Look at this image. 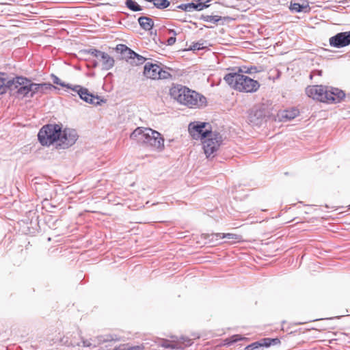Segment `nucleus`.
Instances as JSON below:
<instances>
[{
  "mask_svg": "<svg viewBox=\"0 0 350 350\" xmlns=\"http://www.w3.org/2000/svg\"><path fill=\"white\" fill-rule=\"evenodd\" d=\"M171 96L180 104L189 107H201L205 106L206 98L185 86L176 85L170 89Z\"/></svg>",
  "mask_w": 350,
  "mask_h": 350,
  "instance_id": "1",
  "label": "nucleus"
},
{
  "mask_svg": "<svg viewBox=\"0 0 350 350\" xmlns=\"http://www.w3.org/2000/svg\"><path fill=\"white\" fill-rule=\"evenodd\" d=\"M130 138L160 151L164 149V139L161 133L150 128L137 127L131 133Z\"/></svg>",
  "mask_w": 350,
  "mask_h": 350,
  "instance_id": "2",
  "label": "nucleus"
},
{
  "mask_svg": "<svg viewBox=\"0 0 350 350\" xmlns=\"http://www.w3.org/2000/svg\"><path fill=\"white\" fill-rule=\"evenodd\" d=\"M232 88L241 92H256L260 88L259 82L240 72H230L224 77Z\"/></svg>",
  "mask_w": 350,
  "mask_h": 350,
  "instance_id": "3",
  "label": "nucleus"
},
{
  "mask_svg": "<svg viewBox=\"0 0 350 350\" xmlns=\"http://www.w3.org/2000/svg\"><path fill=\"white\" fill-rule=\"evenodd\" d=\"M61 134V126L58 124L44 126L38 134V140L42 146H50L54 142L58 143Z\"/></svg>",
  "mask_w": 350,
  "mask_h": 350,
  "instance_id": "4",
  "label": "nucleus"
},
{
  "mask_svg": "<svg viewBox=\"0 0 350 350\" xmlns=\"http://www.w3.org/2000/svg\"><path fill=\"white\" fill-rule=\"evenodd\" d=\"M222 142L221 135L217 132H211L203 139L202 144L206 157H211L219 148Z\"/></svg>",
  "mask_w": 350,
  "mask_h": 350,
  "instance_id": "5",
  "label": "nucleus"
},
{
  "mask_svg": "<svg viewBox=\"0 0 350 350\" xmlns=\"http://www.w3.org/2000/svg\"><path fill=\"white\" fill-rule=\"evenodd\" d=\"M32 81L23 77H16L15 84L14 85L13 94L18 96H28L32 97Z\"/></svg>",
  "mask_w": 350,
  "mask_h": 350,
  "instance_id": "6",
  "label": "nucleus"
},
{
  "mask_svg": "<svg viewBox=\"0 0 350 350\" xmlns=\"http://www.w3.org/2000/svg\"><path fill=\"white\" fill-rule=\"evenodd\" d=\"M144 76L150 79H167L171 77L169 72L163 70L159 65L151 62L146 63L144 68Z\"/></svg>",
  "mask_w": 350,
  "mask_h": 350,
  "instance_id": "7",
  "label": "nucleus"
},
{
  "mask_svg": "<svg viewBox=\"0 0 350 350\" xmlns=\"http://www.w3.org/2000/svg\"><path fill=\"white\" fill-rule=\"evenodd\" d=\"M78 137V134L75 129L66 128L63 131L61 130L57 146L63 149L68 148L75 144Z\"/></svg>",
  "mask_w": 350,
  "mask_h": 350,
  "instance_id": "8",
  "label": "nucleus"
},
{
  "mask_svg": "<svg viewBox=\"0 0 350 350\" xmlns=\"http://www.w3.org/2000/svg\"><path fill=\"white\" fill-rule=\"evenodd\" d=\"M327 87L323 85L309 86L306 90V94L321 102L327 103L328 97H327Z\"/></svg>",
  "mask_w": 350,
  "mask_h": 350,
  "instance_id": "9",
  "label": "nucleus"
},
{
  "mask_svg": "<svg viewBox=\"0 0 350 350\" xmlns=\"http://www.w3.org/2000/svg\"><path fill=\"white\" fill-rule=\"evenodd\" d=\"M72 90L76 92L79 94L80 98L85 101L86 103L98 105H100V102L102 101L99 96H94L93 94L89 92L87 88H83L81 85H73V88H72Z\"/></svg>",
  "mask_w": 350,
  "mask_h": 350,
  "instance_id": "10",
  "label": "nucleus"
},
{
  "mask_svg": "<svg viewBox=\"0 0 350 350\" xmlns=\"http://www.w3.org/2000/svg\"><path fill=\"white\" fill-rule=\"evenodd\" d=\"M330 46L342 48L350 44V31L340 32L331 37L329 40Z\"/></svg>",
  "mask_w": 350,
  "mask_h": 350,
  "instance_id": "11",
  "label": "nucleus"
},
{
  "mask_svg": "<svg viewBox=\"0 0 350 350\" xmlns=\"http://www.w3.org/2000/svg\"><path fill=\"white\" fill-rule=\"evenodd\" d=\"M15 77H10L5 72H0V94H4L8 91L12 93Z\"/></svg>",
  "mask_w": 350,
  "mask_h": 350,
  "instance_id": "12",
  "label": "nucleus"
},
{
  "mask_svg": "<svg viewBox=\"0 0 350 350\" xmlns=\"http://www.w3.org/2000/svg\"><path fill=\"white\" fill-rule=\"evenodd\" d=\"M205 126V123H200L196 124L191 123L189 125V133L194 139L200 138L201 139H203L204 138L206 137L209 133L211 132L207 130L204 131Z\"/></svg>",
  "mask_w": 350,
  "mask_h": 350,
  "instance_id": "13",
  "label": "nucleus"
},
{
  "mask_svg": "<svg viewBox=\"0 0 350 350\" xmlns=\"http://www.w3.org/2000/svg\"><path fill=\"white\" fill-rule=\"evenodd\" d=\"M265 118L264 109L260 107H254L249 112L248 120L253 125L261 124Z\"/></svg>",
  "mask_w": 350,
  "mask_h": 350,
  "instance_id": "14",
  "label": "nucleus"
},
{
  "mask_svg": "<svg viewBox=\"0 0 350 350\" xmlns=\"http://www.w3.org/2000/svg\"><path fill=\"white\" fill-rule=\"evenodd\" d=\"M32 97L36 94L40 96L47 94L49 91L56 89V87L50 83H35L32 82Z\"/></svg>",
  "mask_w": 350,
  "mask_h": 350,
  "instance_id": "15",
  "label": "nucleus"
},
{
  "mask_svg": "<svg viewBox=\"0 0 350 350\" xmlns=\"http://www.w3.org/2000/svg\"><path fill=\"white\" fill-rule=\"evenodd\" d=\"M345 96L343 91L334 88H328L327 90V97H328L327 103H339Z\"/></svg>",
  "mask_w": 350,
  "mask_h": 350,
  "instance_id": "16",
  "label": "nucleus"
},
{
  "mask_svg": "<svg viewBox=\"0 0 350 350\" xmlns=\"http://www.w3.org/2000/svg\"><path fill=\"white\" fill-rule=\"evenodd\" d=\"M117 338H114L111 335H105V336H99L96 337V338L92 340L93 343L91 342L89 340H85L82 338V343L83 347H96L97 345L104 343L106 342H110L113 340H116Z\"/></svg>",
  "mask_w": 350,
  "mask_h": 350,
  "instance_id": "17",
  "label": "nucleus"
},
{
  "mask_svg": "<svg viewBox=\"0 0 350 350\" xmlns=\"http://www.w3.org/2000/svg\"><path fill=\"white\" fill-rule=\"evenodd\" d=\"M181 342H174L170 340H163L161 342V346L167 349H183L184 347H188L191 345V340L187 338H181Z\"/></svg>",
  "mask_w": 350,
  "mask_h": 350,
  "instance_id": "18",
  "label": "nucleus"
},
{
  "mask_svg": "<svg viewBox=\"0 0 350 350\" xmlns=\"http://www.w3.org/2000/svg\"><path fill=\"white\" fill-rule=\"evenodd\" d=\"M98 59L102 62V68L103 70H108L114 65L113 58L107 53L103 52Z\"/></svg>",
  "mask_w": 350,
  "mask_h": 350,
  "instance_id": "19",
  "label": "nucleus"
},
{
  "mask_svg": "<svg viewBox=\"0 0 350 350\" xmlns=\"http://www.w3.org/2000/svg\"><path fill=\"white\" fill-rule=\"evenodd\" d=\"M289 8L293 12H303L304 13H307L310 11V8L308 2H305L302 4L298 3H291Z\"/></svg>",
  "mask_w": 350,
  "mask_h": 350,
  "instance_id": "20",
  "label": "nucleus"
},
{
  "mask_svg": "<svg viewBox=\"0 0 350 350\" xmlns=\"http://www.w3.org/2000/svg\"><path fill=\"white\" fill-rule=\"evenodd\" d=\"M138 22L140 27L146 31L150 30L154 26L152 19L147 16H140Z\"/></svg>",
  "mask_w": 350,
  "mask_h": 350,
  "instance_id": "21",
  "label": "nucleus"
},
{
  "mask_svg": "<svg viewBox=\"0 0 350 350\" xmlns=\"http://www.w3.org/2000/svg\"><path fill=\"white\" fill-rule=\"evenodd\" d=\"M125 5L129 10L134 12L142 10V8L133 0H126L125 2Z\"/></svg>",
  "mask_w": 350,
  "mask_h": 350,
  "instance_id": "22",
  "label": "nucleus"
},
{
  "mask_svg": "<svg viewBox=\"0 0 350 350\" xmlns=\"http://www.w3.org/2000/svg\"><path fill=\"white\" fill-rule=\"evenodd\" d=\"M212 236V239L215 238L216 239V240H220V239H224V238H226V239H237V235L235 234H232V233H224V234H221V233H217V234H211Z\"/></svg>",
  "mask_w": 350,
  "mask_h": 350,
  "instance_id": "23",
  "label": "nucleus"
},
{
  "mask_svg": "<svg viewBox=\"0 0 350 350\" xmlns=\"http://www.w3.org/2000/svg\"><path fill=\"white\" fill-rule=\"evenodd\" d=\"M299 115V110L297 109H292L291 110H286L284 111L282 118L287 120H292Z\"/></svg>",
  "mask_w": 350,
  "mask_h": 350,
  "instance_id": "24",
  "label": "nucleus"
},
{
  "mask_svg": "<svg viewBox=\"0 0 350 350\" xmlns=\"http://www.w3.org/2000/svg\"><path fill=\"white\" fill-rule=\"evenodd\" d=\"M51 78L54 84H57V85H59L62 87H64V88H69V89H71L72 90V88H73V86L72 85H70L68 83H66L64 82H62L58 77H57L54 74H51Z\"/></svg>",
  "mask_w": 350,
  "mask_h": 350,
  "instance_id": "25",
  "label": "nucleus"
},
{
  "mask_svg": "<svg viewBox=\"0 0 350 350\" xmlns=\"http://www.w3.org/2000/svg\"><path fill=\"white\" fill-rule=\"evenodd\" d=\"M152 3L157 9L160 10L167 8L170 4L168 0H154Z\"/></svg>",
  "mask_w": 350,
  "mask_h": 350,
  "instance_id": "26",
  "label": "nucleus"
},
{
  "mask_svg": "<svg viewBox=\"0 0 350 350\" xmlns=\"http://www.w3.org/2000/svg\"><path fill=\"white\" fill-rule=\"evenodd\" d=\"M200 18L205 22H211L213 23H216L221 20V16H211V15H202Z\"/></svg>",
  "mask_w": 350,
  "mask_h": 350,
  "instance_id": "27",
  "label": "nucleus"
},
{
  "mask_svg": "<svg viewBox=\"0 0 350 350\" xmlns=\"http://www.w3.org/2000/svg\"><path fill=\"white\" fill-rule=\"evenodd\" d=\"M243 339V338L241 337V335L235 334V335L232 336L230 338H226L224 340V344L226 345H232L237 341L241 340Z\"/></svg>",
  "mask_w": 350,
  "mask_h": 350,
  "instance_id": "28",
  "label": "nucleus"
},
{
  "mask_svg": "<svg viewBox=\"0 0 350 350\" xmlns=\"http://www.w3.org/2000/svg\"><path fill=\"white\" fill-rule=\"evenodd\" d=\"M114 350H144L143 345H137L133 347H120Z\"/></svg>",
  "mask_w": 350,
  "mask_h": 350,
  "instance_id": "29",
  "label": "nucleus"
},
{
  "mask_svg": "<svg viewBox=\"0 0 350 350\" xmlns=\"http://www.w3.org/2000/svg\"><path fill=\"white\" fill-rule=\"evenodd\" d=\"M206 46H204V42H202L193 43L192 45H191L190 49H191V50L198 51L200 49H203Z\"/></svg>",
  "mask_w": 350,
  "mask_h": 350,
  "instance_id": "30",
  "label": "nucleus"
},
{
  "mask_svg": "<svg viewBox=\"0 0 350 350\" xmlns=\"http://www.w3.org/2000/svg\"><path fill=\"white\" fill-rule=\"evenodd\" d=\"M245 68V70L240 68L239 70V72L242 73V74H243V73L252 74V73H255V72H258L256 67H250V68Z\"/></svg>",
  "mask_w": 350,
  "mask_h": 350,
  "instance_id": "31",
  "label": "nucleus"
},
{
  "mask_svg": "<svg viewBox=\"0 0 350 350\" xmlns=\"http://www.w3.org/2000/svg\"><path fill=\"white\" fill-rule=\"evenodd\" d=\"M198 1H199L198 3H196V10L200 11V10H202L204 8L208 7V5L206 4L207 2H205V0H202V1L198 0Z\"/></svg>",
  "mask_w": 350,
  "mask_h": 350,
  "instance_id": "32",
  "label": "nucleus"
},
{
  "mask_svg": "<svg viewBox=\"0 0 350 350\" xmlns=\"http://www.w3.org/2000/svg\"><path fill=\"white\" fill-rule=\"evenodd\" d=\"M103 53V51H98L96 49H91L88 51V53H90V55L96 57L97 59L100 58V57Z\"/></svg>",
  "mask_w": 350,
  "mask_h": 350,
  "instance_id": "33",
  "label": "nucleus"
},
{
  "mask_svg": "<svg viewBox=\"0 0 350 350\" xmlns=\"http://www.w3.org/2000/svg\"><path fill=\"white\" fill-rule=\"evenodd\" d=\"M60 342L66 345V346H72V347H75V346H79V342H72V341H68L67 340V338L65 340V338H63L61 339Z\"/></svg>",
  "mask_w": 350,
  "mask_h": 350,
  "instance_id": "34",
  "label": "nucleus"
},
{
  "mask_svg": "<svg viewBox=\"0 0 350 350\" xmlns=\"http://www.w3.org/2000/svg\"><path fill=\"white\" fill-rule=\"evenodd\" d=\"M260 344L262 345V347H269L271 346V338H264L258 341Z\"/></svg>",
  "mask_w": 350,
  "mask_h": 350,
  "instance_id": "35",
  "label": "nucleus"
},
{
  "mask_svg": "<svg viewBox=\"0 0 350 350\" xmlns=\"http://www.w3.org/2000/svg\"><path fill=\"white\" fill-rule=\"evenodd\" d=\"M176 8L183 10L185 12H191L189 3L180 4L178 5Z\"/></svg>",
  "mask_w": 350,
  "mask_h": 350,
  "instance_id": "36",
  "label": "nucleus"
},
{
  "mask_svg": "<svg viewBox=\"0 0 350 350\" xmlns=\"http://www.w3.org/2000/svg\"><path fill=\"white\" fill-rule=\"evenodd\" d=\"M137 61H136V64H143L145 60H146V58L144 57L143 56L139 55L138 57H137Z\"/></svg>",
  "mask_w": 350,
  "mask_h": 350,
  "instance_id": "37",
  "label": "nucleus"
},
{
  "mask_svg": "<svg viewBox=\"0 0 350 350\" xmlns=\"http://www.w3.org/2000/svg\"><path fill=\"white\" fill-rule=\"evenodd\" d=\"M176 42V38L175 36H172L169 38L167 40V44L169 46L173 45Z\"/></svg>",
  "mask_w": 350,
  "mask_h": 350,
  "instance_id": "38",
  "label": "nucleus"
},
{
  "mask_svg": "<svg viewBox=\"0 0 350 350\" xmlns=\"http://www.w3.org/2000/svg\"><path fill=\"white\" fill-rule=\"evenodd\" d=\"M271 345H278L280 344V340L278 338H271Z\"/></svg>",
  "mask_w": 350,
  "mask_h": 350,
  "instance_id": "39",
  "label": "nucleus"
},
{
  "mask_svg": "<svg viewBox=\"0 0 350 350\" xmlns=\"http://www.w3.org/2000/svg\"><path fill=\"white\" fill-rule=\"evenodd\" d=\"M129 53H130V58H131V59H135L139 55L137 53H136L135 52H134L130 49H129Z\"/></svg>",
  "mask_w": 350,
  "mask_h": 350,
  "instance_id": "40",
  "label": "nucleus"
},
{
  "mask_svg": "<svg viewBox=\"0 0 350 350\" xmlns=\"http://www.w3.org/2000/svg\"><path fill=\"white\" fill-rule=\"evenodd\" d=\"M252 344H255L256 345H254V347H252V350H258V349H260V347H262V345L260 344L259 342H253Z\"/></svg>",
  "mask_w": 350,
  "mask_h": 350,
  "instance_id": "41",
  "label": "nucleus"
},
{
  "mask_svg": "<svg viewBox=\"0 0 350 350\" xmlns=\"http://www.w3.org/2000/svg\"><path fill=\"white\" fill-rule=\"evenodd\" d=\"M189 8L191 11L196 10V3H189Z\"/></svg>",
  "mask_w": 350,
  "mask_h": 350,
  "instance_id": "42",
  "label": "nucleus"
},
{
  "mask_svg": "<svg viewBox=\"0 0 350 350\" xmlns=\"http://www.w3.org/2000/svg\"><path fill=\"white\" fill-rule=\"evenodd\" d=\"M254 345H256L255 344H251V345H247L245 349L244 350H252V347H254Z\"/></svg>",
  "mask_w": 350,
  "mask_h": 350,
  "instance_id": "43",
  "label": "nucleus"
},
{
  "mask_svg": "<svg viewBox=\"0 0 350 350\" xmlns=\"http://www.w3.org/2000/svg\"><path fill=\"white\" fill-rule=\"evenodd\" d=\"M170 33H172L174 35V36H175L176 35V33L174 29H170Z\"/></svg>",
  "mask_w": 350,
  "mask_h": 350,
  "instance_id": "44",
  "label": "nucleus"
},
{
  "mask_svg": "<svg viewBox=\"0 0 350 350\" xmlns=\"http://www.w3.org/2000/svg\"><path fill=\"white\" fill-rule=\"evenodd\" d=\"M146 1H148V2H152V3L154 0H146Z\"/></svg>",
  "mask_w": 350,
  "mask_h": 350,
  "instance_id": "45",
  "label": "nucleus"
},
{
  "mask_svg": "<svg viewBox=\"0 0 350 350\" xmlns=\"http://www.w3.org/2000/svg\"><path fill=\"white\" fill-rule=\"evenodd\" d=\"M96 66H97V63H96V62H95V63L94 64V67H96Z\"/></svg>",
  "mask_w": 350,
  "mask_h": 350,
  "instance_id": "46",
  "label": "nucleus"
}]
</instances>
